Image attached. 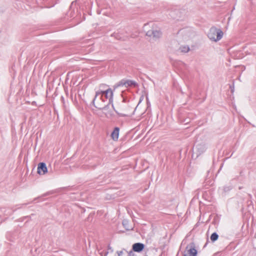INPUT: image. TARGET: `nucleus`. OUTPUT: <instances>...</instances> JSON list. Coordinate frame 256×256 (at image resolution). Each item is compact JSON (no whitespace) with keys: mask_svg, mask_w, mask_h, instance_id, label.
Returning a JSON list of instances; mask_svg holds the SVG:
<instances>
[{"mask_svg":"<svg viewBox=\"0 0 256 256\" xmlns=\"http://www.w3.org/2000/svg\"><path fill=\"white\" fill-rule=\"evenodd\" d=\"M224 33L220 29L216 27H212L208 34V38L212 40L218 42L222 39Z\"/></svg>","mask_w":256,"mask_h":256,"instance_id":"nucleus-1","label":"nucleus"},{"mask_svg":"<svg viewBox=\"0 0 256 256\" xmlns=\"http://www.w3.org/2000/svg\"><path fill=\"white\" fill-rule=\"evenodd\" d=\"M104 95L105 96V98L106 99L108 100L109 104H112V108L114 109V111L116 112V114L118 116H120V117L128 116V114H124V113H120L117 110H116V108L114 107V104H113V92L110 88H108V89L106 90H104L102 96Z\"/></svg>","mask_w":256,"mask_h":256,"instance_id":"nucleus-2","label":"nucleus"},{"mask_svg":"<svg viewBox=\"0 0 256 256\" xmlns=\"http://www.w3.org/2000/svg\"><path fill=\"white\" fill-rule=\"evenodd\" d=\"M186 13V10L184 8H180L178 6L172 8L170 11V15L173 19L178 20L182 18Z\"/></svg>","mask_w":256,"mask_h":256,"instance_id":"nucleus-3","label":"nucleus"},{"mask_svg":"<svg viewBox=\"0 0 256 256\" xmlns=\"http://www.w3.org/2000/svg\"><path fill=\"white\" fill-rule=\"evenodd\" d=\"M198 251L196 248V245L194 242H191L188 244L184 252V256H196Z\"/></svg>","mask_w":256,"mask_h":256,"instance_id":"nucleus-4","label":"nucleus"},{"mask_svg":"<svg viewBox=\"0 0 256 256\" xmlns=\"http://www.w3.org/2000/svg\"><path fill=\"white\" fill-rule=\"evenodd\" d=\"M137 86V83L134 80L122 79L120 82H118V83H116L114 87L116 88L120 86H124L126 88H128V86H134L135 87Z\"/></svg>","mask_w":256,"mask_h":256,"instance_id":"nucleus-5","label":"nucleus"},{"mask_svg":"<svg viewBox=\"0 0 256 256\" xmlns=\"http://www.w3.org/2000/svg\"><path fill=\"white\" fill-rule=\"evenodd\" d=\"M146 36L152 38L154 40H156L161 36L162 32L159 30L152 28L146 32Z\"/></svg>","mask_w":256,"mask_h":256,"instance_id":"nucleus-6","label":"nucleus"},{"mask_svg":"<svg viewBox=\"0 0 256 256\" xmlns=\"http://www.w3.org/2000/svg\"><path fill=\"white\" fill-rule=\"evenodd\" d=\"M110 104H109L108 102L107 104H105L104 106H102L101 104H98L96 106H94V107L100 110L106 111L104 112V114L107 117H108L109 116H111L113 115V114L112 112L108 110Z\"/></svg>","mask_w":256,"mask_h":256,"instance_id":"nucleus-7","label":"nucleus"},{"mask_svg":"<svg viewBox=\"0 0 256 256\" xmlns=\"http://www.w3.org/2000/svg\"><path fill=\"white\" fill-rule=\"evenodd\" d=\"M38 173L40 175H44L48 172V168L44 162H40L38 166Z\"/></svg>","mask_w":256,"mask_h":256,"instance_id":"nucleus-8","label":"nucleus"},{"mask_svg":"<svg viewBox=\"0 0 256 256\" xmlns=\"http://www.w3.org/2000/svg\"><path fill=\"white\" fill-rule=\"evenodd\" d=\"M145 247V245L140 242L134 243L132 246V250L134 252H141L143 251Z\"/></svg>","mask_w":256,"mask_h":256,"instance_id":"nucleus-9","label":"nucleus"},{"mask_svg":"<svg viewBox=\"0 0 256 256\" xmlns=\"http://www.w3.org/2000/svg\"><path fill=\"white\" fill-rule=\"evenodd\" d=\"M195 149L196 152L198 153V154L200 155L206 151V148L204 144L196 143L195 144Z\"/></svg>","mask_w":256,"mask_h":256,"instance_id":"nucleus-10","label":"nucleus"},{"mask_svg":"<svg viewBox=\"0 0 256 256\" xmlns=\"http://www.w3.org/2000/svg\"><path fill=\"white\" fill-rule=\"evenodd\" d=\"M112 36L114 37L116 40H120L124 41L128 39V36L122 34L120 32H114L112 34Z\"/></svg>","mask_w":256,"mask_h":256,"instance_id":"nucleus-11","label":"nucleus"},{"mask_svg":"<svg viewBox=\"0 0 256 256\" xmlns=\"http://www.w3.org/2000/svg\"><path fill=\"white\" fill-rule=\"evenodd\" d=\"M120 128L115 127L111 134V137L114 140H117L118 138Z\"/></svg>","mask_w":256,"mask_h":256,"instance_id":"nucleus-12","label":"nucleus"},{"mask_svg":"<svg viewBox=\"0 0 256 256\" xmlns=\"http://www.w3.org/2000/svg\"><path fill=\"white\" fill-rule=\"evenodd\" d=\"M103 91H104V90H98V91H96V95H95V96H94V99L92 100V104H93L94 106H96L94 103H95V100H96V98H97L99 95H100V94L102 95V94H103ZM100 99L102 100V102H104V98H103L102 96H101V97H100Z\"/></svg>","mask_w":256,"mask_h":256,"instance_id":"nucleus-13","label":"nucleus"},{"mask_svg":"<svg viewBox=\"0 0 256 256\" xmlns=\"http://www.w3.org/2000/svg\"><path fill=\"white\" fill-rule=\"evenodd\" d=\"M218 238V234L216 232H213L210 236V240L212 242H216Z\"/></svg>","mask_w":256,"mask_h":256,"instance_id":"nucleus-14","label":"nucleus"},{"mask_svg":"<svg viewBox=\"0 0 256 256\" xmlns=\"http://www.w3.org/2000/svg\"><path fill=\"white\" fill-rule=\"evenodd\" d=\"M124 102H125V100H124V99L122 100V102H121L120 103L118 104V107L117 108V109H116V110H117L120 113H122L121 112H122V108L126 106H125L123 104Z\"/></svg>","mask_w":256,"mask_h":256,"instance_id":"nucleus-15","label":"nucleus"},{"mask_svg":"<svg viewBox=\"0 0 256 256\" xmlns=\"http://www.w3.org/2000/svg\"><path fill=\"white\" fill-rule=\"evenodd\" d=\"M128 220H124L122 221V225L126 229V230H132V228H130L128 226Z\"/></svg>","mask_w":256,"mask_h":256,"instance_id":"nucleus-16","label":"nucleus"},{"mask_svg":"<svg viewBox=\"0 0 256 256\" xmlns=\"http://www.w3.org/2000/svg\"><path fill=\"white\" fill-rule=\"evenodd\" d=\"M98 252L101 256H106L108 253V252L104 250H100Z\"/></svg>","mask_w":256,"mask_h":256,"instance_id":"nucleus-17","label":"nucleus"},{"mask_svg":"<svg viewBox=\"0 0 256 256\" xmlns=\"http://www.w3.org/2000/svg\"><path fill=\"white\" fill-rule=\"evenodd\" d=\"M180 50L182 52H188L190 50V48L188 46H184L180 47Z\"/></svg>","mask_w":256,"mask_h":256,"instance_id":"nucleus-18","label":"nucleus"},{"mask_svg":"<svg viewBox=\"0 0 256 256\" xmlns=\"http://www.w3.org/2000/svg\"><path fill=\"white\" fill-rule=\"evenodd\" d=\"M230 89L231 92L232 93H233L234 92V82H233L232 85L230 86Z\"/></svg>","mask_w":256,"mask_h":256,"instance_id":"nucleus-19","label":"nucleus"},{"mask_svg":"<svg viewBox=\"0 0 256 256\" xmlns=\"http://www.w3.org/2000/svg\"><path fill=\"white\" fill-rule=\"evenodd\" d=\"M134 251L132 250L128 252V256H136L134 253Z\"/></svg>","mask_w":256,"mask_h":256,"instance_id":"nucleus-20","label":"nucleus"},{"mask_svg":"<svg viewBox=\"0 0 256 256\" xmlns=\"http://www.w3.org/2000/svg\"><path fill=\"white\" fill-rule=\"evenodd\" d=\"M116 254H118V256H122L123 254V251L122 250L117 251Z\"/></svg>","mask_w":256,"mask_h":256,"instance_id":"nucleus-21","label":"nucleus"},{"mask_svg":"<svg viewBox=\"0 0 256 256\" xmlns=\"http://www.w3.org/2000/svg\"><path fill=\"white\" fill-rule=\"evenodd\" d=\"M230 189H231L230 187H224V190L226 191V192L228 191V190H229Z\"/></svg>","mask_w":256,"mask_h":256,"instance_id":"nucleus-22","label":"nucleus"},{"mask_svg":"<svg viewBox=\"0 0 256 256\" xmlns=\"http://www.w3.org/2000/svg\"><path fill=\"white\" fill-rule=\"evenodd\" d=\"M108 248L110 250V252H113L112 248L110 246V245L108 246Z\"/></svg>","mask_w":256,"mask_h":256,"instance_id":"nucleus-23","label":"nucleus"},{"mask_svg":"<svg viewBox=\"0 0 256 256\" xmlns=\"http://www.w3.org/2000/svg\"><path fill=\"white\" fill-rule=\"evenodd\" d=\"M70 16H71V17H74V14H72V12L70 13Z\"/></svg>","mask_w":256,"mask_h":256,"instance_id":"nucleus-24","label":"nucleus"},{"mask_svg":"<svg viewBox=\"0 0 256 256\" xmlns=\"http://www.w3.org/2000/svg\"><path fill=\"white\" fill-rule=\"evenodd\" d=\"M209 173H210V170H208V176H206V180H208L207 177L208 176V174Z\"/></svg>","mask_w":256,"mask_h":256,"instance_id":"nucleus-25","label":"nucleus"},{"mask_svg":"<svg viewBox=\"0 0 256 256\" xmlns=\"http://www.w3.org/2000/svg\"><path fill=\"white\" fill-rule=\"evenodd\" d=\"M61 99H62V100H64V98L62 96H61Z\"/></svg>","mask_w":256,"mask_h":256,"instance_id":"nucleus-26","label":"nucleus"},{"mask_svg":"<svg viewBox=\"0 0 256 256\" xmlns=\"http://www.w3.org/2000/svg\"><path fill=\"white\" fill-rule=\"evenodd\" d=\"M48 194H44V196H47Z\"/></svg>","mask_w":256,"mask_h":256,"instance_id":"nucleus-27","label":"nucleus"},{"mask_svg":"<svg viewBox=\"0 0 256 256\" xmlns=\"http://www.w3.org/2000/svg\"><path fill=\"white\" fill-rule=\"evenodd\" d=\"M135 110H134V112H133L132 114H134V112H135Z\"/></svg>","mask_w":256,"mask_h":256,"instance_id":"nucleus-28","label":"nucleus"}]
</instances>
